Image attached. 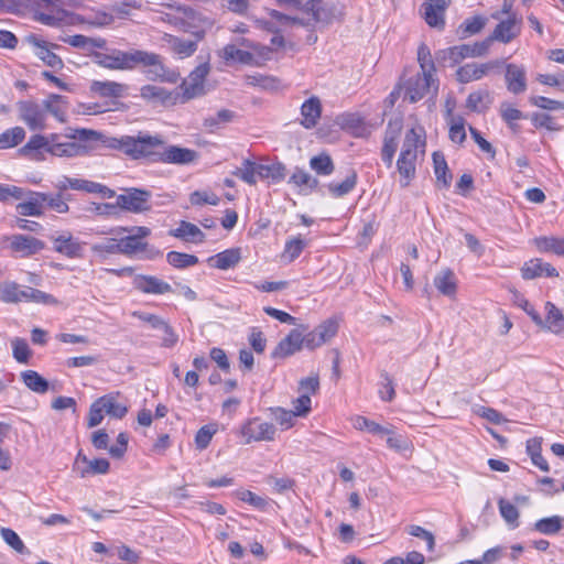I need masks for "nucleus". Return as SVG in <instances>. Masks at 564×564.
<instances>
[{
	"label": "nucleus",
	"mask_w": 564,
	"mask_h": 564,
	"mask_svg": "<svg viewBox=\"0 0 564 564\" xmlns=\"http://www.w3.org/2000/svg\"><path fill=\"white\" fill-rule=\"evenodd\" d=\"M147 247L148 243L145 241L137 239L131 234L119 238V253L127 257L143 252L147 250Z\"/></svg>",
	"instance_id": "nucleus-35"
},
{
	"label": "nucleus",
	"mask_w": 564,
	"mask_h": 564,
	"mask_svg": "<svg viewBox=\"0 0 564 564\" xmlns=\"http://www.w3.org/2000/svg\"><path fill=\"white\" fill-rule=\"evenodd\" d=\"M199 159V153L195 150L180 145H167L160 149L158 163L189 165Z\"/></svg>",
	"instance_id": "nucleus-11"
},
{
	"label": "nucleus",
	"mask_w": 564,
	"mask_h": 564,
	"mask_svg": "<svg viewBox=\"0 0 564 564\" xmlns=\"http://www.w3.org/2000/svg\"><path fill=\"white\" fill-rule=\"evenodd\" d=\"M357 184V174L355 171H350L345 180L340 183H330L328 189L335 197H341L351 192Z\"/></svg>",
	"instance_id": "nucleus-45"
},
{
	"label": "nucleus",
	"mask_w": 564,
	"mask_h": 564,
	"mask_svg": "<svg viewBox=\"0 0 564 564\" xmlns=\"http://www.w3.org/2000/svg\"><path fill=\"white\" fill-rule=\"evenodd\" d=\"M221 57L225 61H237L242 64H250L253 61L252 53L240 50L232 44H228L223 48Z\"/></svg>",
	"instance_id": "nucleus-50"
},
{
	"label": "nucleus",
	"mask_w": 564,
	"mask_h": 564,
	"mask_svg": "<svg viewBox=\"0 0 564 564\" xmlns=\"http://www.w3.org/2000/svg\"><path fill=\"white\" fill-rule=\"evenodd\" d=\"M521 31V19H518L516 14L508 17V19L500 21L497 24L491 35L487 37L490 40V44L494 41L501 43H509L520 34Z\"/></svg>",
	"instance_id": "nucleus-18"
},
{
	"label": "nucleus",
	"mask_w": 564,
	"mask_h": 564,
	"mask_svg": "<svg viewBox=\"0 0 564 564\" xmlns=\"http://www.w3.org/2000/svg\"><path fill=\"white\" fill-rule=\"evenodd\" d=\"M562 521L560 516L542 518L534 523V530L545 535H553L563 528Z\"/></svg>",
	"instance_id": "nucleus-42"
},
{
	"label": "nucleus",
	"mask_w": 564,
	"mask_h": 564,
	"mask_svg": "<svg viewBox=\"0 0 564 564\" xmlns=\"http://www.w3.org/2000/svg\"><path fill=\"white\" fill-rule=\"evenodd\" d=\"M306 246L307 242L301 236L293 237L286 240L282 258L288 262H293L300 257Z\"/></svg>",
	"instance_id": "nucleus-44"
},
{
	"label": "nucleus",
	"mask_w": 564,
	"mask_h": 564,
	"mask_svg": "<svg viewBox=\"0 0 564 564\" xmlns=\"http://www.w3.org/2000/svg\"><path fill=\"white\" fill-rule=\"evenodd\" d=\"M209 72V63L203 62L189 73L187 78L184 79L180 85L182 94L180 95L178 99L181 102H186L206 94L205 80Z\"/></svg>",
	"instance_id": "nucleus-5"
},
{
	"label": "nucleus",
	"mask_w": 564,
	"mask_h": 564,
	"mask_svg": "<svg viewBox=\"0 0 564 564\" xmlns=\"http://www.w3.org/2000/svg\"><path fill=\"white\" fill-rule=\"evenodd\" d=\"M140 96L144 100L155 105L172 106L178 101L180 94L169 91L160 86L144 85L140 89Z\"/></svg>",
	"instance_id": "nucleus-21"
},
{
	"label": "nucleus",
	"mask_w": 564,
	"mask_h": 564,
	"mask_svg": "<svg viewBox=\"0 0 564 564\" xmlns=\"http://www.w3.org/2000/svg\"><path fill=\"white\" fill-rule=\"evenodd\" d=\"M171 235L194 242H203L205 238L204 232L196 225L185 220L181 221L180 226L171 231Z\"/></svg>",
	"instance_id": "nucleus-33"
},
{
	"label": "nucleus",
	"mask_w": 564,
	"mask_h": 564,
	"mask_svg": "<svg viewBox=\"0 0 564 564\" xmlns=\"http://www.w3.org/2000/svg\"><path fill=\"white\" fill-rule=\"evenodd\" d=\"M449 139L459 144L465 141V121L462 117L451 118Z\"/></svg>",
	"instance_id": "nucleus-64"
},
{
	"label": "nucleus",
	"mask_w": 564,
	"mask_h": 564,
	"mask_svg": "<svg viewBox=\"0 0 564 564\" xmlns=\"http://www.w3.org/2000/svg\"><path fill=\"white\" fill-rule=\"evenodd\" d=\"M507 88L512 94H521L527 89L525 69L516 64H508L506 68Z\"/></svg>",
	"instance_id": "nucleus-27"
},
{
	"label": "nucleus",
	"mask_w": 564,
	"mask_h": 564,
	"mask_svg": "<svg viewBox=\"0 0 564 564\" xmlns=\"http://www.w3.org/2000/svg\"><path fill=\"white\" fill-rule=\"evenodd\" d=\"M21 379L23 383L33 392L42 394L48 390L47 380L34 370L22 371Z\"/></svg>",
	"instance_id": "nucleus-36"
},
{
	"label": "nucleus",
	"mask_w": 564,
	"mask_h": 564,
	"mask_svg": "<svg viewBox=\"0 0 564 564\" xmlns=\"http://www.w3.org/2000/svg\"><path fill=\"white\" fill-rule=\"evenodd\" d=\"M19 118L31 130H43L45 128L46 115L43 107L33 100H22L17 104Z\"/></svg>",
	"instance_id": "nucleus-12"
},
{
	"label": "nucleus",
	"mask_w": 564,
	"mask_h": 564,
	"mask_svg": "<svg viewBox=\"0 0 564 564\" xmlns=\"http://www.w3.org/2000/svg\"><path fill=\"white\" fill-rule=\"evenodd\" d=\"M89 132L90 129H78L72 135L51 133L48 153L57 158L84 156L91 151L100 150L99 140H86L82 132Z\"/></svg>",
	"instance_id": "nucleus-3"
},
{
	"label": "nucleus",
	"mask_w": 564,
	"mask_h": 564,
	"mask_svg": "<svg viewBox=\"0 0 564 564\" xmlns=\"http://www.w3.org/2000/svg\"><path fill=\"white\" fill-rule=\"evenodd\" d=\"M499 66V62L488 63H467L456 70V78L459 83L467 84L474 80H479L486 76L490 70Z\"/></svg>",
	"instance_id": "nucleus-19"
},
{
	"label": "nucleus",
	"mask_w": 564,
	"mask_h": 564,
	"mask_svg": "<svg viewBox=\"0 0 564 564\" xmlns=\"http://www.w3.org/2000/svg\"><path fill=\"white\" fill-rule=\"evenodd\" d=\"M434 173L438 183H442L443 187H448L452 181V174L448 172V166L445 158L440 152L433 153Z\"/></svg>",
	"instance_id": "nucleus-40"
},
{
	"label": "nucleus",
	"mask_w": 564,
	"mask_h": 564,
	"mask_svg": "<svg viewBox=\"0 0 564 564\" xmlns=\"http://www.w3.org/2000/svg\"><path fill=\"white\" fill-rule=\"evenodd\" d=\"M234 175L241 178L247 184L253 185L257 183L256 176L258 175V164L250 160H245L242 167L234 172Z\"/></svg>",
	"instance_id": "nucleus-62"
},
{
	"label": "nucleus",
	"mask_w": 564,
	"mask_h": 564,
	"mask_svg": "<svg viewBox=\"0 0 564 564\" xmlns=\"http://www.w3.org/2000/svg\"><path fill=\"white\" fill-rule=\"evenodd\" d=\"M67 11L63 8L36 12V20L48 26H59L66 19Z\"/></svg>",
	"instance_id": "nucleus-39"
},
{
	"label": "nucleus",
	"mask_w": 564,
	"mask_h": 564,
	"mask_svg": "<svg viewBox=\"0 0 564 564\" xmlns=\"http://www.w3.org/2000/svg\"><path fill=\"white\" fill-rule=\"evenodd\" d=\"M271 415L283 430L291 429L294 425L296 414L292 410L283 408H271Z\"/></svg>",
	"instance_id": "nucleus-61"
},
{
	"label": "nucleus",
	"mask_w": 564,
	"mask_h": 564,
	"mask_svg": "<svg viewBox=\"0 0 564 564\" xmlns=\"http://www.w3.org/2000/svg\"><path fill=\"white\" fill-rule=\"evenodd\" d=\"M492 102L490 93L487 89H479L469 94L466 100V107L475 112H484Z\"/></svg>",
	"instance_id": "nucleus-34"
},
{
	"label": "nucleus",
	"mask_w": 564,
	"mask_h": 564,
	"mask_svg": "<svg viewBox=\"0 0 564 564\" xmlns=\"http://www.w3.org/2000/svg\"><path fill=\"white\" fill-rule=\"evenodd\" d=\"M140 50L120 51L111 50L109 53H93L95 63L112 70H131L138 67Z\"/></svg>",
	"instance_id": "nucleus-4"
},
{
	"label": "nucleus",
	"mask_w": 564,
	"mask_h": 564,
	"mask_svg": "<svg viewBox=\"0 0 564 564\" xmlns=\"http://www.w3.org/2000/svg\"><path fill=\"white\" fill-rule=\"evenodd\" d=\"M235 113L228 109H221L216 115L209 116L204 119V127L210 131L219 128L220 124L230 122L234 119Z\"/></svg>",
	"instance_id": "nucleus-60"
},
{
	"label": "nucleus",
	"mask_w": 564,
	"mask_h": 564,
	"mask_svg": "<svg viewBox=\"0 0 564 564\" xmlns=\"http://www.w3.org/2000/svg\"><path fill=\"white\" fill-rule=\"evenodd\" d=\"M533 242L541 252H552L556 256L564 257V237H536Z\"/></svg>",
	"instance_id": "nucleus-31"
},
{
	"label": "nucleus",
	"mask_w": 564,
	"mask_h": 564,
	"mask_svg": "<svg viewBox=\"0 0 564 564\" xmlns=\"http://www.w3.org/2000/svg\"><path fill=\"white\" fill-rule=\"evenodd\" d=\"M22 288L12 281H4L0 283V301L4 303H20L22 302Z\"/></svg>",
	"instance_id": "nucleus-41"
},
{
	"label": "nucleus",
	"mask_w": 564,
	"mask_h": 564,
	"mask_svg": "<svg viewBox=\"0 0 564 564\" xmlns=\"http://www.w3.org/2000/svg\"><path fill=\"white\" fill-rule=\"evenodd\" d=\"M488 19L482 15H475L469 19H466L460 25H459V33L462 36H469L475 35L479 33L485 25L487 24Z\"/></svg>",
	"instance_id": "nucleus-48"
},
{
	"label": "nucleus",
	"mask_w": 564,
	"mask_h": 564,
	"mask_svg": "<svg viewBox=\"0 0 564 564\" xmlns=\"http://www.w3.org/2000/svg\"><path fill=\"white\" fill-rule=\"evenodd\" d=\"M30 43L35 47V55L47 66L55 69H61L64 66L62 58L52 51V48H59V45L48 44L34 36L30 39Z\"/></svg>",
	"instance_id": "nucleus-22"
},
{
	"label": "nucleus",
	"mask_w": 564,
	"mask_h": 564,
	"mask_svg": "<svg viewBox=\"0 0 564 564\" xmlns=\"http://www.w3.org/2000/svg\"><path fill=\"white\" fill-rule=\"evenodd\" d=\"M25 138L22 127H13L0 133V150L11 149L20 144Z\"/></svg>",
	"instance_id": "nucleus-38"
},
{
	"label": "nucleus",
	"mask_w": 564,
	"mask_h": 564,
	"mask_svg": "<svg viewBox=\"0 0 564 564\" xmlns=\"http://www.w3.org/2000/svg\"><path fill=\"white\" fill-rule=\"evenodd\" d=\"M138 66L147 67V76L151 80L175 83L176 74L170 72L162 62V57L152 52L140 50Z\"/></svg>",
	"instance_id": "nucleus-8"
},
{
	"label": "nucleus",
	"mask_w": 564,
	"mask_h": 564,
	"mask_svg": "<svg viewBox=\"0 0 564 564\" xmlns=\"http://www.w3.org/2000/svg\"><path fill=\"white\" fill-rule=\"evenodd\" d=\"M133 284L137 290L147 294L160 295L172 292V286L167 282L154 275H138Z\"/></svg>",
	"instance_id": "nucleus-24"
},
{
	"label": "nucleus",
	"mask_w": 564,
	"mask_h": 564,
	"mask_svg": "<svg viewBox=\"0 0 564 564\" xmlns=\"http://www.w3.org/2000/svg\"><path fill=\"white\" fill-rule=\"evenodd\" d=\"M352 425L357 430H360V431L366 430L371 434H377V435L390 434L389 429L381 426L380 424L376 423L375 421H371L361 415H357L356 417H354Z\"/></svg>",
	"instance_id": "nucleus-53"
},
{
	"label": "nucleus",
	"mask_w": 564,
	"mask_h": 564,
	"mask_svg": "<svg viewBox=\"0 0 564 564\" xmlns=\"http://www.w3.org/2000/svg\"><path fill=\"white\" fill-rule=\"evenodd\" d=\"M50 239L56 252L70 259L80 258L83 256L85 242H80L78 239L74 238L70 232L64 231L54 234L50 236Z\"/></svg>",
	"instance_id": "nucleus-13"
},
{
	"label": "nucleus",
	"mask_w": 564,
	"mask_h": 564,
	"mask_svg": "<svg viewBox=\"0 0 564 564\" xmlns=\"http://www.w3.org/2000/svg\"><path fill=\"white\" fill-rule=\"evenodd\" d=\"M90 90L102 98H119L123 96L127 86L111 80H94L90 85Z\"/></svg>",
	"instance_id": "nucleus-28"
},
{
	"label": "nucleus",
	"mask_w": 564,
	"mask_h": 564,
	"mask_svg": "<svg viewBox=\"0 0 564 564\" xmlns=\"http://www.w3.org/2000/svg\"><path fill=\"white\" fill-rule=\"evenodd\" d=\"M305 11L311 12L316 22L329 23L332 21V11L323 6L322 0H308Z\"/></svg>",
	"instance_id": "nucleus-54"
},
{
	"label": "nucleus",
	"mask_w": 564,
	"mask_h": 564,
	"mask_svg": "<svg viewBox=\"0 0 564 564\" xmlns=\"http://www.w3.org/2000/svg\"><path fill=\"white\" fill-rule=\"evenodd\" d=\"M258 176L262 180L271 178L275 183L280 182L285 177V166L282 163L258 164Z\"/></svg>",
	"instance_id": "nucleus-47"
},
{
	"label": "nucleus",
	"mask_w": 564,
	"mask_h": 564,
	"mask_svg": "<svg viewBox=\"0 0 564 564\" xmlns=\"http://www.w3.org/2000/svg\"><path fill=\"white\" fill-rule=\"evenodd\" d=\"M151 192L147 189L130 187L117 196V208L140 214L150 210Z\"/></svg>",
	"instance_id": "nucleus-7"
},
{
	"label": "nucleus",
	"mask_w": 564,
	"mask_h": 564,
	"mask_svg": "<svg viewBox=\"0 0 564 564\" xmlns=\"http://www.w3.org/2000/svg\"><path fill=\"white\" fill-rule=\"evenodd\" d=\"M434 285L441 294L453 297L457 290V282L454 272L449 269H443L435 275Z\"/></svg>",
	"instance_id": "nucleus-30"
},
{
	"label": "nucleus",
	"mask_w": 564,
	"mask_h": 564,
	"mask_svg": "<svg viewBox=\"0 0 564 564\" xmlns=\"http://www.w3.org/2000/svg\"><path fill=\"white\" fill-rule=\"evenodd\" d=\"M290 183L294 184L297 187L314 189L318 185V181L313 177L308 172L296 169L292 176L290 177Z\"/></svg>",
	"instance_id": "nucleus-56"
},
{
	"label": "nucleus",
	"mask_w": 564,
	"mask_h": 564,
	"mask_svg": "<svg viewBox=\"0 0 564 564\" xmlns=\"http://www.w3.org/2000/svg\"><path fill=\"white\" fill-rule=\"evenodd\" d=\"M451 0H423L420 7V13L425 23L433 29L444 30L446 11L451 6Z\"/></svg>",
	"instance_id": "nucleus-10"
},
{
	"label": "nucleus",
	"mask_w": 564,
	"mask_h": 564,
	"mask_svg": "<svg viewBox=\"0 0 564 564\" xmlns=\"http://www.w3.org/2000/svg\"><path fill=\"white\" fill-rule=\"evenodd\" d=\"M44 247V242L40 239L25 235H15L11 240L12 250L19 252L22 257L35 254Z\"/></svg>",
	"instance_id": "nucleus-26"
},
{
	"label": "nucleus",
	"mask_w": 564,
	"mask_h": 564,
	"mask_svg": "<svg viewBox=\"0 0 564 564\" xmlns=\"http://www.w3.org/2000/svg\"><path fill=\"white\" fill-rule=\"evenodd\" d=\"M110 464L106 458H96L89 460L87 456L79 451L76 455L73 471L76 473L80 478H85L89 475H104L109 470Z\"/></svg>",
	"instance_id": "nucleus-14"
},
{
	"label": "nucleus",
	"mask_w": 564,
	"mask_h": 564,
	"mask_svg": "<svg viewBox=\"0 0 564 564\" xmlns=\"http://www.w3.org/2000/svg\"><path fill=\"white\" fill-rule=\"evenodd\" d=\"M241 260V253L239 248H231L221 251L208 259L209 263L217 269L228 270L234 268Z\"/></svg>",
	"instance_id": "nucleus-29"
},
{
	"label": "nucleus",
	"mask_w": 564,
	"mask_h": 564,
	"mask_svg": "<svg viewBox=\"0 0 564 564\" xmlns=\"http://www.w3.org/2000/svg\"><path fill=\"white\" fill-rule=\"evenodd\" d=\"M90 250L99 257L119 253V238H106L101 241L93 243Z\"/></svg>",
	"instance_id": "nucleus-49"
},
{
	"label": "nucleus",
	"mask_w": 564,
	"mask_h": 564,
	"mask_svg": "<svg viewBox=\"0 0 564 564\" xmlns=\"http://www.w3.org/2000/svg\"><path fill=\"white\" fill-rule=\"evenodd\" d=\"M167 44L172 52L180 58L192 56L197 50V42L192 40H183L174 35H167Z\"/></svg>",
	"instance_id": "nucleus-32"
},
{
	"label": "nucleus",
	"mask_w": 564,
	"mask_h": 564,
	"mask_svg": "<svg viewBox=\"0 0 564 564\" xmlns=\"http://www.w3.org/2000/svg\"><path fill=\"white\" fill-rule=\"evenodd\" d=\"M431 88L437 90L438 86L435 85V79L425 74L416 73L413 76L403 80L402 89L404 90V99L410 102L421 100Z\"/></svg>",
	"instance_id": "nucleus-9"
},
{
	"label": "nucleus",
	"mask_w": 564,
	"mask_h": 564,
	"mask_svg": "<svg viewBox=\"0 0 564 564\" xmlns=\"http://www.w3.org/2000/svg\"><path fill=\"white\" fill-rule=\"evenodd\" d=\"M338 332V324L334 319H327L318 325L312 332H308L305 336V347L307 349H315L329 341L336 336Z\"/></svg>",
	"instance_id": "nucleus-15"
},
{
	"label": "nucleus",
	"mask_w": 564,
	"mask_h": 564,
	"mask_svg": "<svg viewBox=\"0 0 564 564\" xmlns=\"http://www.w3.org/2000/svg\"><path fill=\"white\" fill-rule=\"evenodd\" d=\"M20 295L22 296V302H34L47 305L57 303V300L51 294H47L37 289H33L31 286L23 288L22 294Z\"/></svg>",
	"instance_id": "nucleus-46"
},
{
	"label": "nucleus",
	"mask_w": 564,
	"mask_h": 564,
	"mask_svg": "<svg viewBox=\"0 0 564 564\" xmlns=\"http://www.w3.org/2000/svg\"><path fill=\"white\" fill-rule=\"evenodd\" d=\"M166 260L169 264L173 265L177 269H184L188 267H193L198 262V258L194 254L182 253L177 251H170L166 254Z\"/></svg>",
	"instance_id": "nucleus-52"
},
{
	"label": "nucleus",
	"mask_w": 564,
	"mask_h": 564,
	"mask_svg": "<svg viewBox=\"0 0 564 564\" xmlns=\"http://www.w3.org/2000/svg\"><path fill=\"white\" fill-rule=\"evenodd\" d=\"M240 434L245 438V444L253 442H272L275 438L276 429L260 417L247 420L240 427Z\"/></svg>",
	"instance_id": "nucleus-6"
},
{
	"label": "nucleus",
	"mask_w": 564,
	"mask_h": 564,
	"mask_svg": "<svg viewBox=\"0 0 564 564\" xmlns=\"http://www.w3.org/2000/svg\"><path fill=\"white\" fill-rule=\"evenodd\" d=\"M417 62L420 64L421 74L430 75L433 77L435 73V64L431 55V50L424 43L417 48Z\"/></svg>",
	"instance_id": "nucleus-51"
},
{
	"label": "nucleus",
	"mask_w": 564,
	"mask_h": 564,
	"mask_svg": "<svg viewBox=\"0 0 564 564\" xmlns=\"http://www.w3.org/2000/svg\"><path fill=\"white\" fill-rule=\"evenodd\" d=\"M50 141H51V134H48V135L34 134L20 149V153L22 155H31L32 152L41 151V150L48 153Z\"/></svg>",
	"instance_id": "nucleus-43"
},
{
	"label": "nucleus",
	"mask_w": 564,
	"mask_h": 564,
	"mask_svg": "<svg viewBox=\"0 0 564 564\" xmlns=\"http://www.w3.org/2000/svg\"><path fill=\"white\" fill-rule=\"evenodd\" d=\"M99 399L100 404L105 410V413H107L108 415L115 419H122L127 414L128 408L124 404L119 403L115 394H106L100 397Z\"/></svg>",
	"instance_id": "nucleus-37"
},
{
	"label": "nucleus",
	"mask_w": 564,
	"mask_h": 564,
	"mask_svg": "<svg viewBox=\"0 0 564 564\" xmlns=\"http://www.w3.org/2000/svg\"><path fill=\"white\" fill-rule=\"evenodd\" d=\"M25 200L15 206V210L21 216L40 217L45 210V193L25 191Z\"/></svg>",
	"instance_id": "nucleus-20"
},
{
	"label": "nucleus",
	"mask_w": 564,
	"mask_h": 564,
	"mask_svg": "<svg viewBox=\"0 0 564 564\" xmlns=\"http://www.w3.org/2000/svg\"><path fill=\"white\" fill-rule=\"evenodd\" d=\"M322 116V102L318 97L312 96L301 106L300 123L305 129H313L317 126Z\"/></svg>",
	"instance_id": "nucleus-23"
},
{
	"label": "nucleus",
	"mask_w": 564,
	"mask_h": 564,
	"mask_svg": "<svg viewBox=\"0 0 564 564\" xmlns=\"http://www.w3.org/2000/svg\"><path fill=\"white\" fill-rule=\"evenodd\" d=\"M546 315L542 318V328L564 337V314L552 302L545 303Z\"/></svg>",
	"instance_id": "nucleus-25"
},
{
	"label": "nucleus",
	"mask_w": 564,
	"mask_h": 564,
	"mask_svg": "<svg viewBox=\"0 0 564 564\" xmlns=\"http://www.w3.org/2000/svg\"><path fill=\"white\" fill-rule=\"evenodd\" d=\"M499 511L501 517L511 528L519 527V511L518 509L509 501L505 499H500L498 501Z\"/></svg>",
	"instance_id": "nucleus-57"
},
{
	"label": "nucleus",
	"mask_w": 564,
	"mask_h": 564,
	"mask_svg": "<svg viewBox=\"0 0 564 564\" xmlns=\"http://www.w3.org/2000/svg\"><path fill=\"white\" fill-rule=\"evenodd\" d=\"M490 45V40L486 39L474 44H462L459 45V50L462 51L464 59L466 57H479L486 55Z\"/></svg>",
	"instance_id": "nucleus-55"
},
{
	"label": "nucleus",
	"mask_w": 564,
	"mask_h": 564,
	"mask_svg": "<svg viewBox=\"0 0 564 564\" xmlns=\"http://www.w3.org/2000/svg\"><path fill=\"white\" fill-rule=\"evenodd\" d=\"M86 140H99L101 149L116 150L124 153L132 160L147 159L158 163L160 149L165 144L159 134L139 132L137 135L111 137L98 131L82 132Z\"/></svg>",
	"instance_id": "nucleus-1"
},
{
	"label": "nucleus",
	"mask_w": 564,
	"mask_h": 564,
	"mask_svg": "<svg viewBox=\"0 0 564 564\" xmlns=\"http://www.w3.org/2000/svg\"><path fill=\"white\" fill-rule=\"evenodd\" d=\"M425 134L422 128L410 129L404 137L397 169L401 175V186L406 187L415 177L416 163L425 154Z\"/></svg>",
	"instance_id": "nucleus-2"
},
{
	"label": "nucleus",
	"mask_w": 564,
	"mask_h": 564,
	"mask_svg": "<svg viewBox=\"0 0 564 564\" xmlns=\"http://www.w3.org/2000/svg\"><path fill=\"white\" fill-rule=\"evenodd\" d=\"M436 59L440 63H449V66H454L463 61L462 51L459 45L452 46L448 48L440 50L436 52Z\"/></svg>",
	"instance_id": "nucleus-63"
},
{
	"label": "nucleus",
	"mask_w": 564,
	"mask_h": 564,
	"mask_svg": "<svg viewBox=\"0 0 564 564\" xmlns=\"http://www.w3.org/2000/svg\"><path fill=\"white\" fill-rule=\"evenodd\" d=\"M302 330L300 328L292 329L285 338H283L272 351L273 358H286L292 356L296 351H300L303 346H305V336L303 332L306 330V327L302 326Z\"/></svg>",
	"instance_id": "nucleus-17"
},
{
	"label": "nucleus",
	"mask_w": 564,
	"mask_h": 564,
	"mask_svg": "<svg viewBox=\"0 0 564 564\" xmlns=\"http://www.w3.org/2000/svg\"><path fill=\"white\" fill-rule=\"evenodd\" d=\"M62 104H65V97L56 94H52L43 101V109L46 112L52 113L59 120H63V116L65 113V109L62 108Z\"/></svg>",
	"instance_id": "nucleus-58"
},
{
	"label": "nucleus",
	"mask_w": 564,
	"mask_h": 564,
	"mask_svg": "<svg viewBox=\"0 0 564 564\" xmlns=\"http://www.w3.org/2000/svg\"><path fill=\"white\" fill-rule=\"evenodd\" d=\"M402 130V121H389L384 132L383 145L381 149V159L388 169L392 166L393 158L398 149V140Z\"/></svg>",
	"instance_id": "nucleus-16"
},
{
	"label": "nucleus",
	"mask_w": 564,
	"mask_h": 564,
	"mask_svg": "<svg viewBox=\"0 0 564 564\" xmlns=\"http://www.w3.org/2000/svg\"><path fill=\"white\" fill-rule=\"evenodd\" d=\"M310 166L321 175H330L334 171V163L330 156L324 153L313 156L310 161Z\"/></svg>",
	"instance_id": "nucleus-59"
}]
</instances>
